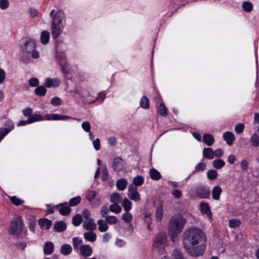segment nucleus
I'll list each match as a JSON object with an SVG mask.
<instances>
[{
	"label": "nucleus",
	"instance_id": "obj_1",
	"mask_svg": "<svg viewBox=\"0 0 259 259\" xmlns=\"http://www.w3.org/2000/svg\"><path fill=\"white\" fill-rule=\"evenodd\" d=\"M183 242L186 251L193 256L202 255L206 248V238L201 230L192 227L183 234Z\"/></svg>",
	"mask_w": 259,
	"mask_h": 259
},
{
	"label": "nucleus",
	"instance_id": "obj_2",
	"mask_svg": "<svg viewBox=\"0 0 259 259\" xmlns=\"http://www.w3.org/2000/svg\"><path fill=\"white\" fill-rule=\"evenodd\" d=\"M186 219L181 214H175L169 221V235L173 237L178 235L183 230L186 223Z\"/></svg>",
	"mask_w": 259,
	"mask_h": 259
},
{
	"label": "nucleus",
	"instance_id": "obj_3",
	"mask_svg": "<svg viewBox=\"0 0 259 259\" xmlns=\"http://www.w3.org/2000/svg\"><path fill=\"white\" fill-rule=\"evenodd\" d=\"M167 235L164 232L159 233L153 243V247L160 253L164 252L166 246Z\"/></svg>",
	"mask_w": 259,
	"mask_h": 259
},
{
	"label": "nucleus",
	"instance_id": "obj_4",
	"mask_svg": "<svg viewBox=\"0 0 259 259\" xmlns=\"http://www.w3.org/2000/svg\"><path fill=\"white\" fill-rule=\"evenodd\" d=\"M23 228V224L21 218H15L10 224L9 233L18 236L21 233Z\"/></svg>",
	"mask_w": 259,
	"mask_h": 259
},
{
	"label": "nucleus",
	"instance_id": "obj_5",
	"mask_svg": "<svg viewBox=\"0 0 259 259\" xmlns=\"http://www.w3.org/2000/svg\"><path fill=\"white\" fill-rule=\"evenodd\" d=\"M36 45L35 42L29 39L24 44L22 47V52L28 54H31V56L33 59H37L39 57L38 52L35 50Z\"/></svg>",
	"mask_w": 259,
	"mask_h": 259
},
{
	"label": "nucleus",
	"instance_id": "obj_6",
	"mask_svg": "<svg viewBox=\"0 0 259 259\" xmlns=\"http://www.w3.org/2000/svg\"><path fill=\"white\" fill-rule=\"evenodd\" d=\"M52 17L51 23L62 24V22L64 19V12L61 10H59L57 12L53 10L50 14Z\"/></svg>",
	"mask_w": 259,
	"mask_h": 259
},
{
	"label": "nucleus",
	"instance_id": "obj_7",
	"mask_svg": "<svg viewBox=\"0 0 259 259\" xmlns=\"http://www.w3.org/2000/svg\"><path fill=\"white\" fill-rule=\"evenodd\" d=\"M127 196L131 200L138 202L141 200L140 194L138 192L137 187L130 184L128 187Z\"/></svg>",
	"mask_w": 259,
	"mask_h": 259
},
{
	"label": "nucleus",
	"instance_id": "obj_8",
	"mask_svg": "<svg viewBox=\"0 0 259 259\" xmlns=\"http://www.w3.org/2000/svg\"><path fill=\"white\" fill-rule=\"evenodd\" d=\"M196 195L201 198H208L209 196L210 191L209 187L205 186H200L195 190Z\"/></svg>",
	"mask_w": 259,
	"mask_h": 259
},
{
	"label": "nucleus",
	"instance_id": "obj_9",
	"mask_svg": "<svg viewBox=\"0 0 259 259\" xmlns=\"http://www.w3.org/2000/svg\"><path fill=\"white\" fill-rule=\"evenodd\" d=\"M64 26L62 24L51 23V33L54 38H57L61 33Z\"/></svg>",
	"mask_w": 259,
	"mask_h": 259
},
{
	"label": "nucleus",
	"instance_id": "obj_10",
	"mask_svg": "<svg viewBox=\"0 0 259 259\" xmlns=\"http://www.w3.org/2000/svg\"><path fill=\"white\" fill-rule=\"evenodd\" d=\"M79 250V254L85 258L91 256L93 252L92 247L88 244H84Z\"/></svg>",
	"mask_w": 259,
	"mask_h": 259
},
{
	"label": "nucleus",
	"instance_id": "obj_11",
	"mask_svg": "<svg viewBox=\"0 0 259 259\" xmlns=\"http://www.w3.org/2000/svg\"><path fill=\"white\" fill-rule=\"evenodd\" d=\"M83 228L88 231H94L96 229L97 225L93 219L90 218L83 223Z\"/></svg>",
	"mask_w": 259,
	"mask_h": 259
},
{
	"label": "nucleus",
	"instance_id": "obj_12",
	"mask_svg": "<svg viewBox=\"0 0 259 259\" xmlns=\"http://www.w3.org/2000/svg\"><path fill=\"white\" fill-rule=\"evenodd\" d=\"M60 83V81L59 79L48 78L45 80L44 85L47 88H56L58 87Z\"/></svg>",
	"mask_w": 259,
	"mask_h": 259
},
{
	"label": "nucleus",
	"instance_id": "obj_13",
	"mask_svg": "<svg viewBox=\"0 0 259 259\" xmlns=\"http://www.w3.org/2000/svg\"><path fill=\"white\" fill-rule=\"evenodd\" d=\"M59 209V213L63 215H67L70 212V208L67 205V202L60 203L55 206Z\"/></svg>",
	"mask_w": 259,
	"mask_h": 259
},
{
	"label": "nucleus",
	"instance_id": "obj_14",
	"mask_svg": "<svg viewBox=\"0 0 259 259\" xmlns=\"http://www.w3.org/2000/svg\"><path fill=\"white\" fill-rule=\"evenodd\" d=\"M112 167L115 171H119L122 170L124 168L123 160L119 157L115 158L114 159Z\"/></svg>",
	"mask_w": 259,
	"mask_h": 259
},
{
	"label": "nucleus",
	"instance_id": "obj_15",
	"mask_svg": "<svg viewBox=\"0 0 259 259\" xmlns=\"http://www.w3.org/2000/svg\"><path fill=\"white\" fill-rule=\"evenodd\" d=\"M222 193V189L220 186H215L212 190L211 194L213 199L218 201L220 199L221 195Z\"/></svg>",
	"mask_w": 259,
	"mask_h": 259
},
{
	"label": "nucleus",
	"instance_id": "obj_16",
	"mask_svg": "<svg viewBox=\"0 0 259 259\" xmlns=\"http://www.w3.org/2000/svg\"><path fill=\"white\" fill-rule=\"evenodd\" d=\"M38 225L43 229H49L52 225V221L47 219H40L38 220Z\"/></svg>",
	"mask_w": 259,
	"mask_h": 259
},
{
	"label": "nucleus",
	"instance_id": "obj_17",
	"mask_svg": "<svg viewBox=\"0 0 259 259\" xmlns=\"http://www.w3.org/2000/svg\"><path fill=\"white\" fill-rule=\"evenodd\" d=\"M203 156L206 159H212L214 157V152L211 148H204L203 150Z\"/></svg>",
	"mask_w": 259,
	"mask_h": 259
},
{
	"label": "nucleus",
	"instance_id": "obj_18",
	"mask_svg": "<svg viewBox=\"0 0 259 259\" xmlns=\"http://www.w3.org/2000/svg\"><path fill=\"white\" fill-rule=\"evenodd\" d=\"M223 138L229 145H231L235 140L234 135L230 132H226L223 135Z\"/></svg>",
	"mask_w": 259,
	"mask_h": 259
},
{
	"label": "nucleus",
	"instance_id": "obj_19",
	"mask_svg": "<svg viewBox=\"0 0 259 259\" xmlns=\"http://www.w3.org/2000/svg\"><path fill=\"white\" fill-rule=\"evenodd\" d=\"M54 250V246L52 242H47L44 247V252L46 254L50 255L53 253Z\"/></svg>",
	"mask_w": 259,
	"mask_h": 259
},
{
	"label": "nucleus",
	"instance_id": "obj_20",
	"mask_svg": "<svg viewBox=\"0 0 259 259\" xmlns=\"http://www.w3.org/2000/svg\"><path fill=\"white\" fill-rule=\"evenodd\" d=\"M84 239L90 242H94L96 240L97 235L93 231H89L83 234Z\"/></svg>",
	"mask_w": 259,
	"mask_h": 259
},
{
	"label": "nucleus",
	"instance_id": "obj_21",
	"mask_svg": "<svg viewBox=\"0 0 259 259\" xmlns=\"http://www.w3.org/2000/svg\"><path fill=\"white\" fill-rule=\"evenodd\" d=\"M72 251V247L68 244L62 245L60 249V252L64 255H67L71 253Z\"/></svg>",
	"mask_w": 259,
	"mask_h": 259
},
{
	"label": "nucleus",
	"instance_id": "obj_22",
	"mask_svg": "<svg viewBox=\"0 0 259 259\" xmlns=\"http://www.w3.org/2000/svg\"><path fill=\"white\" fill-rule=\"evenodd\" d=\"M203 141L204 143L208 146L212 145L214 142L213 137L209 134H207L203 135Z\"/></svg>",
	"mask_w": 259,
	"mask_h": 259
},
{
	"label": "nucleus",
	"instance_id": "obj_23",
	"mask_svg": "<svg viewBox=\"0 0 259 259\" xmlns=\"http://www.w3.org/2000/svg\"><path fill=\"white\" fill-rule=\"evenodd\" d=\"M72 244L74 248L78 250L84 245L83 244L82 240L77 237L72 239Z\"/></svg>",
	"mask_w": 259,
	"mask_h": 259
},
{
	"label": "nucleus",
	"instance_id": "obj_24",
	"mask_svg": "<svg viewBox=\"0 0 259 259\" xmlns=\"http://www.w3.org/2000/svg\"><path fill=\"white\" fill-rule=\"evenodd\" d=\"M110 202L115 203H121L122 201V196L118 193H113L110 196Z\"/></svg>",
	"mask_w": 259,
	"mask_h": 259
},
{
	"label": "nucleus",
	"instance_id": "obj_25",
	"mask_svg": "<svg viewBox=\"0 0 259 259\" xmlns=\"http://www.w3.org/2000/svg\"><path fill=\"white\" fill-rule=\"evenodd\" d=\"M98 225L99 226L98 229L101 232H104L108 230L109 227L105 220H99L98 221Z\"/></svg>",
	"mask_w": 259,
	"mask_h": 259
},
{
	"label": "nucleus",
	"instance_id": "obj_26",
	"mask_svg": "<svg viewBox=\"0 0 259 259\" xmlns=\"http://www.w3.org/2000/svg\"><path fill=\"white\" fill-rule=\"evenodd\" d=\"M127 185V181L125 179H120L116 182L117 188L120 191L124 190Z\"/></svg>",
	"mask_w": 259,
	"mask_h": 259
},
{
	"label": "nucleus",
	"instance_id": "obj_27",
	"mask_svg": "<svg viewBox=\"0 0 259 259\" xmlns=\"http://www.w3.org/2000/svg\"><path fill=\"white\" fill-rule=\"evenodd\" d=\"M200 210L203 213L211 216V213L209 205L207 203L201 202L200 204Z\"/></svg>",
	"mask_w": 259,
	"mask_h": 259
},
{
	"label": "nucleus",
	"instance_id": "obj_28",
	"mask_svg": "<svg viewBox=\"0 0 259 259\" xmlns=\"http://www.w3.org/2000/svg\"><path fill=\"white\" fill-rule=\"evenodd\" d=\"M54 228L57 232H61L66 229V225L64 222L59 221L55 224Z\"/></svg>",
	"mask_w": 259,
	"mask_h": 259
},
{
	"label": "nucleus",
	"instance_id": "obj_29",
	"mask_svg": "<svg viewBox=\"0 0 259 259\" xmlns=\"http://www.w3.org/2000/svg\"><path fill=\"white\" fill-rule=\"evenodd\" d=\"M45 87H46L45 85H40L37 87L34 91L35 94L37 96H44L47 93V89Z\"/></svg>",
	"mask_w": 259,
	"mask_h": 259
},
{
	"label": "nucleus",
	"instance_id": "obj_30",
	"mask_svg": "<svg viewBox=\"0 0 259 259\" xmlns=\"http://www.w3.org/2000/svg\"><path fill=\"white\" fill-rule=\"evenodd\" d=\"M151 178L153 180H159L161 178L160 172L155 168H152L150 171Z\"/></svg>",
	"mask_w": 259,
	"mask_h": 259
},
{
	"label": "nucleus",
	"instance_id": "obj_31",
	"mask_svg": "<svg viewBox=\"0 0 259 259\" xmlns=\"http://www.w3.org/2000/svg\"><path fill=\"white\" fill-rule=\"evenodd\" d=\"M250 142L252 146L254 147L259 146V136L256 134H253L250 137Z\"/></svg>",
	"mask_w": 259,
	"mask_h": 259
},
{
	"label": "nucleus",
	"instance_id": "obj_32",
	"mask_svg": "<svg viewBox=\"0 0 259 259\" xmlns=\"http://www.w3.org/2000/svg\"><path fill=\"white\" fill-rule=\"evenodd\" d=\"M122 201V205L123 207L124 210L125 211H129L132 208V202L126 198H125Z\"/></svg>",
	"mask_w": 259,
	"mask_h": 259
},
{
	"label": "nucleus",
	"instance_id": "obj_33",
	"mask_svg": "<svg viewBox=\"0 0 259 259\" xmlns=\"http://www.w3.org/2000/svg\"><path fill=\"white\" fill-rule=\"evenodd\" d=\"M82 222V217L79 214H77L72 218V224L75 226H79Z\"/></svg>",
	"mask_w": 259,
	"mask_h": 259
},
{
	"label": "nucleus",
	"instance_id": "obj_34",
	"mask_svg": "<svg viewBox=\"0 0 259 259\" xmlns=\"http://www.w3.org/2000/svg\"><path fill=\"white\" fill-rule=\"evenodd\" d=\"M41 41L43 44H47L50 38V33L47 31H44L41 33Z\"/></svg>",
	"mask_w": 259,
	"mask_h": 259
},
{
	"label": "nucleus",
	"instance_id": "obj_35",
	"mask_svg": "<svg viewBox=\"0 0 259 259\" xmlns=\"http://www.w3.org/2000/svg\"><path fill=\"white\" fill-rule=\"evenodd\" d=\"M225 164V162L222 159H215L212 162L213 166L217 169L222 168Z\"/></svg>",
	"mask_w": 259,
	"mask_h": 259
},
{
	"label": "nucleus",
	"instance_id": "obj_36",
	"mask_svg": "<svg viewBox=\"0 0 259 259\" xmlns=\"http://www.w3.org/2000/svg\"><path fill=\"white\" fill-rule=\"evenodd\" d=\"M109 209L111 211L116 213H119L121 211V207L115 203H113L110 205Z\"/></svg>",
	"mask_w": 259,
	"mask_h": 259
},
{
	"label": "nucleus",
	"instance_id": "obj_37",
	"mask_svg": "<svg viewBox=\"0 0 259 259\" xmlns=\"http://www.w3.org/2000/svg\"><path fill=\"white\" fill-rule=\"evenodd\" d=\"M105 219L106 223L110 225L116 224L118 222V219L113 215H106Z\"/></svg>",
	"mask_w": 259,
	"mask_h": 259
},
{
	"label": "nucleus",
	"instance_id": "obj_38",
	"mask_svg": "<svg viewBox=\"0 0 259 259\" xmlns=\"http://www.w3.org/2000/svg\"><path fill=\"white\" fill-rule=\"evenodd\" d=\"M242 8L245 12H250L253 9V5L251 2L245 1L242 4Z\"/></svg>",
	"mask_w": 259,
	"mask_h": 259
},
{
	"label": "nucleus",
	"instance_id": "obj_39",
	"mask_svg": "<svg viewBox=\"0 0 259 259\" xmlns=\"http://www.w3.org/2000/svg\"><path fill=\"white\" fill-rule=\"evenodd\" d=\"M171 259H184L180 250L175 249L171 255Z\"/></svg>",
	"mask_w": 259,
	"mask_h": 259
},
{
	"label": "nucleus",
	"instance_id": "obj_40",
	"mask_svg": "<svg viewBox=\"0 0 259 259\" xmlns=\"http://www.w3.org/2000/svg\"><path fill=\"white\" fill-rule=\"evenodd\" d=\"M140 106L144 109H148L149 107V103L148 98L143 96L140 100Z\"/></svg>",
	"mask_w": 259,
	"mask_h": 259
},
{
	"label": "nucleus",
	"instance_id": "obj_41",
	"mask_svg": "<svg viewBox=\"0 0 259 259\" xmlns=\"http://www.w3.org/2000/svg\"><path fill=\"white\" fill-rule=\"evenodd\" d=\"M31 54L24 53L22 52L21 60L24 63H28L31 61Z\"/></svg>",
	"mask_w": 259,
	"mask_h": 259
},
{
	"label": "nucleus",
	"instance_id": "obj_42",
	"mask_svg": "<svg viewBox=\"0 0 259 259\" xmlns=\"http://www.w3.org/2000/svg\"><path fill=\"white\" fill-rule=\"evenodd\" d=\"M151 215L148 213H145L144 215V221L147 225V228L148 230H151L150 225L152 223Z\"/></svg>",
	"mask_w": 259,
	"mask_h": 259
},
{
	"label": "nucleus",
	"instance_id": "obj_43",
	"mask_svg": "<svg viewBox=\"0 0 259 259\" xmlns=\"http://www.w3.org/2000/svg\"><path fill=\"white\" fill-rule=\"evenodd\" d=\"M133 219V215L129 211H125L122 215V219L126 223L131 222Z\"/></svg>",
	"mask_w": 259,
	"mask_h": 259
},
{
	"label": "nucleus",
	"instance_id": "obj_44",
	"mask_svg": "<svg viewBox=\"0 0 259 259\" xmlns=\"http://www.w3.org/2000/svg\"><path fill=\"white\" fill-rule=\"evenodd\" d=\"M29 120L31 123L38 121L40 120H42L44 119H46V117L45 118L42 117V116L40 114H33L31 116H30L29 118Z\"/></svg>",
	"mask_w": 259,
	"mask_h": 259
},
{
	"label": "nucleus",
	"instance_id": "obj_45",
	"mask_svg": "<svg viewBox=\"0 0 259 259\" xmlns=\"http://www.w3.org/2000/svg\"><path fill=\"white\" fill-rule=\"evenodd\" d=\"M143 178L140 176L136 177L133 180L134 186L136 187L141 186L143 184Z\"/></svg>",
	"mask_w": 259,
	"mask_h": 259
},
{
	"label": "nucleus",
	"instance_id": "obj_46",
	"mask_svg": "<svg viewBox=\"0 0 259 259\" xmlns=\"http://www.w3.org/2000/svg\"><path fill=\"white\" fill-rule=\"evenodd\" d=\"M158 112L162 116H165L167 115L166 108L163 103L160 104L158 108Z\"/></svg>",
	"mask_w": 259,
	"mask_h": 259
},
{
	"label": "nucleus",
	"instance_id": "obj_47",
	"mask_svg": "<svg viewBox=\"0 0 259 259\" xmlns=\"http://www.w3.org/2000/svg\"><path fill=\"white\" fill-rule=\"evenodd\" d=\"M240 225L241 222L238 219H232L229 222V225L232 228L239 227Z\"/></svg>",
	"mask_w": 259,
	"mask_h": 259
},
{
	"label": "nucleus",
	"instance_id": "obj_48",
	"mask_svg": "<svg viewBox=\"0 0 259 259\" xmlns=\"http://www.w3.org/2000/svg\"><path fill=\"white\" fill-rule=\"evenodd\" d=\"M207 175L209 180H212L217 178L218 172L214 169H210L207 172Z\"/></svg>",
	"mask_w": 259,
	"mask_h": 259
},
{
	"label": "nucleus",
	"instance_id": "obj_49",
	"mask_svg": "<svg viewBox=\"0 0 259 259\" xmlns=\"http://www.w3.org/2000/svg\"><path fill=\"white\" fill-rule=\"evenodd\" d=\"M81 201V198L79 196L74 197L70 199L69 205L70 206H75L77 205Z\"/></svg>",
	"mask_w": 259,
	"mask_h": 259
},
{
	"label": "nucleus",
	"instance_id": "obj_50",
	"mask_svg": "<svg viewBox=\"0 0 259 259\" xmlns=\"http://www.w3.org/2000/svg\"><path fill=\"white\" fill-rule=\"evenodd\" d=\"M13 127L10 128H2L0 129V137L3 139L12 129Z\"/></svg>",
	"mask_w": 259,
	"mask_h": 259
},
{
	"label": "nucleus",
	"instance_id": "obj_51",
	"mask_svg": "<svg viewBox=\"0 0 259 259\" xmlns=\"http://www.w3.org/2000/svg\"><path fill=\"white\" fill-rule=\"evenodd\" d=\"M60 64L61 66L62 71L65 73H68V71L66 69L67 68V63L66 60L65 58L62 59V61H60Z\"/></svg>",
	"mask_w": 259,
	"mask_h": 259
},
{
	"label": "nucleus",
	"instance_id": "obj_52",
	"mask_svg": "<svg viewBox=\"0 0 259 259\" xmlns=\"http://www.w3.org/2000/svg\"><path fill=\"white\" fill-rule=\"evenodd\" d=\"M163 215L162 208L161 207H158L156 211L155 217L158 221H160Z\"/></svg>",
	"mask_w": 259,
	"mask_h": 259
},
{
	"label": "nucleus",
	"instance_id": "obj_53",
	"mask_svg": "<svg viewBox=\"0 0 259 259\" xmlns=\"http://www.w3.org/2000/svg\"><path fill=\"white\" fill-rule=\"evenodd\" d=\"M60 115L57 114H47L46 119L47 120H60Z\"/></svg>",
	"mask_w": 259,
	"mask_h": 259
},
{
	"label": "nucleus",
	"instance_id": "obj_54",
	"mask_svg": "<svg viewBox=\"0 0 259 259\" xmlns=\"http://www.w3.org/2000/svg\"><path fill=\"white\" fill-rule=\"evenodd\" d=\"M244 128V124L243 123H238L235 127V131L237 134H240L243 133Z\"/></svg>",
	"mask_w": 259,
	"mask_h": 259
},
{
	"label": "nucleus",
	"instance_id": "obj_55",
	"mask_svg": "<svg viewBox=\"0 0 259 259\" xmlns=\"http://www.w3.org/2000/svg\"><path fill=\"white\" fill-rule=\"evenodd\" d=\"M61 99L58 97H53L51 101V103L54 106H59L61 104Z\"/></svg>",
	"mask_w": 259,
	"mask_h": 259
},
{
	"label": "nucleus",
	"instance_id": "obj_56",
	"mask_svg": "<svg viewBox=\"0 0 259 259\" xmlns=\"http://www.w3.org/2000/svg\"><path fill=\"white\" fill-rule=\"evenodd\" d=\"M39 81L37 78L35 77L31 78L29 80V84L30 87H38Z\"/></svg>",
	"mask_w": 259,
	"mask_h": 259
},
{
	"label": "nucleus",
	"instance_id": "obj_57",
	"mask_svg": "<svg viewBox=\"0 0 259 259\" xmlns=\"http://www.w3.org/2000/svg\"><path fill=\"white\" fill-rule=\"evenodd\" d=\"M9 7L8 0H0V8L2 10L7 9Z\"/></svg>",
	"mask_w": 259,
	"mask_h": 259
},
{
	"label": "nucleus",
	"instance_id": "obj_58",
	"mask_svg": "<svg viewBox=\"0 0 259 259\" xmlns=\"http://www.w3.org/2000/svg\"><path fill=\"white\" fill-rule=\"evenodd\" d=\"M206 164L203 162H200L195 167L196 171H203L205 169Z\"/></svg>",
	"mask_w": 259,
	"mask_h": 259
},
{
	"label": "nucleus",
	"instance_id": "obj_59",
	"mask_svg": "<svg viewBox=\"0 0 259 259\" xmlns=\"http://www.w3.org/2000/svg\"><path fill=\"white\" fill-rule=\"evenodd\" d=\"M171 194L176 198H180L182 196L181 191L179 189H175L171 192Z\"/></svg>",
	"mask_w": 259,
	"mask_h": 259
},
{
	"label": "nucleus",
	"instance_id": "obj_60",
	"mask_svg": "<svg viewBox=\"0 0 259 259\" xmlns=\"http://www.w3.org/2000/svg\"><path fill=\"white\" fill-rule=\"evenodd\" d=\"M11 202L16 205H19L23 203V201L20 199L19 198H18L16 196H13L11 198Z\"/></svg>",
	"mask_w": 259,
	"mask_h": 259
},
{
	"label": "nucleus",
	"instance_id": "obj_61",
	"mask_svg": "<svg viewBox=\"0 0 259 259\" xmlns=\"http://www.w3.org/2000/svg\"><path fill=\"white\" fill-rule=\"evenodd\" d=\"M81 126L86 132H89L91 130V125L88 121L83 122L81 124Z\"/></svg>",
	"mask_w": 259,
	"mask_h": 259
},
{
	"label": "nucleus",
	"instance_id": "obj_62",
	"mask_svg": "<svg viewBox=\"0 0 259 259\" xmlns=\"http://www.w3.org/2000/svg\"><path fill=\"white\" fill-rule=\"evenodd\" d=\"M96 192L95 191H91L89 192L87 195V199L89 201H92L96 197Z\"/></svg>",
	"mask_w": 259,
	"mask_h": 259
},
{
	"label": "nucleus",
	"instance_id": "obj_63",
	"mask_svg": "<svg viewBox=\"0 0 259 259\" xmlns=\"http://www.w3.org/2000/svg\"><path fill=\"white\" fill-rule=\"evenodd\" d=\"M109 211V210L108 209V207L106 206H104L101 208V209L100 210V213L102 216L103 218H105V217L106 215L108 213Z\"/></svg>",
	"mask_w": 259,
	"mask_h": 259
},
{
	"label": "nucleus",
	"instance_id": "obj_64",
	"mask_svg": "<svg viewBox=\"0 0 259 259\" xmlns=\"http://www.w3.org/2000/svg\"><path fill=\"white\" fill-rule=\"evenodd\" d=\"M16 247L21 250H23L26 246V243L25 242H19L16 243Z\"/></svg>",
	"mask_w": 259,
	"mask_h": 259
}]
</instances>
